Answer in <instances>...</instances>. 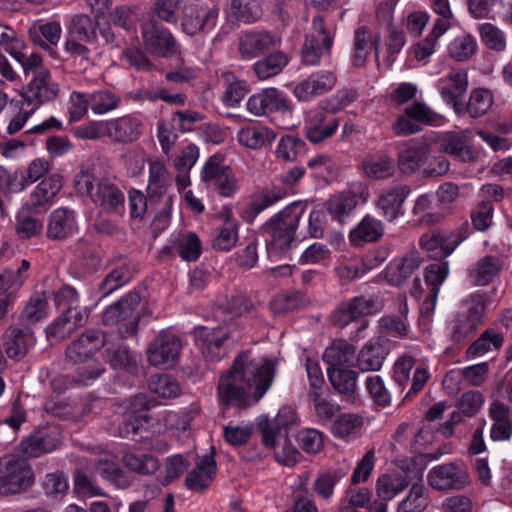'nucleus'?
Instances as JSON below:
<instances>
[{"mask_svg":"<svg viewBox=\"0 0 512 512\" xmlns=\"http://www.w3.org/2000/svg\"><path fill=\"white\" fill-rule=\"evenodd\" d=\"M411 190L406 184L398 183L385 189L378 199V208L390 222L404 214L403 205Z\"/></svg>","mask_w":512,"mask_h":512,"instance_id":"obj_25","label":"nucleus"},{"mask_svg":"<svg viewBox=\"0 0 512 512\" xmlns=\"http://www.w3.org/2000/svg\"><path fill=\"white\" fill-rule=\"evenodd\" d=\"M355 352V347L346 340L336 339L325 349L323 359L328 367H339L350 363L354 359Z\"/></svg>","mask_w":512,"mask_h":512,"instance_id":"obj_45","label":"nucleus"},{"mask_svg":"<svg viewBox=\"0 0 512 512\" xmlns=\"http://www.w3.org/2000/svg\"><path fill=\"white\" fill-rule=\"evenodd\" d=\"M154 406V401L149 400L146 395L135 396L130 403V410L124 415V420L118 428L120 437L134 439L141 434L149 421L146 412Z\"/></svg>","mask_w":512,"mask_h":512,"instance_id":"obj_17","label":"nucleus"},{"mask_svg":"<svg viewBox=\"0 0 512 512\" xmlns=\"http://www.w3.org/2000/svg\"><path fill=\"white\" fill-rule=\"evenodd\" d=\"M74 228V212L67 208H59L53 211L50 215L47 235L51 239H63L70 235Z\"/></svg>","mask_w":512,"mask_h":512,"instance_id":"obj_38","label":"nucleus"},{"mask_svg":"<svg viewBox=\"0 0 512 512\" xmlns=\"http://www.w3.org/2000/svg\"><path fill=\"white\" fill-rule=\"evenodd\" d=\"M219 20V8L200 3L185 5L182 10L181 29L189 36L206 35L215 29Z\"/></svg>","mask_w":512,"mask_h":512,"instance_id":"obj_8","label":"nucleus"},{"mask_svg":"<svg viewBox=\"0 0 512 512\" xmlns=\"http://www.w3.org/2000/svg\"><path fill=\"white\" fill-rule=\"evenodd\" d=\"M327 376L337 393L348 397L355 393L358 377L356 371L341 367H328Z\"/></svg>","mask_w":512,"mask_h":512,"instance_id":"obj_42","label":"nucleus"},{"mask_svg":"<svg viewBox=\"0 0 512 512\" xmlns=\"http://www.w3.org/2000/svg\"><path fill=\"white\" fill-rule=\"evenodd\" d=\"M389 354L386 344L377 341L367 342L359 351L356 367L363 373L379 371Z\"/></svg>","mask_w":512,"mask_h":512,"instance_id":"obj_29","label":"nucleus"},{"mask_svg":"<svg viewBox=\"0 0 512 512\" xmlns=\"http://www.w3.org/2000/svg\"><path fill=\"white\" fill-rule=\"evenodd\" d=\"M466 310L458 313L451 333L454 342H461L471 336L484 323L487 315L486 303L482 295L473 294L465 299Z\"/></svg>","mask_w":512,"mask_h":512,"instance_id":"obj_7","label":"nucleus"},{"mask_svg":"<svg viewBox=\"0 0 512 512\" xmlns=\"http://www.w3.org/2000/svg\"><path fill=\"white\" fill-rule=\"evenodd\" d=\"M312 25L313 32L306 36L301 51L302 60L307 65L317 64L323 55L329 54L333 44V36L326 30L321 16L314 17Z\"/></svg>","mask_w":512,"mask_h":512,"instance_id":"obj_14","label":"nucleus"},{"mask_svg":"<svg viewBox=\"0 0 512 512\" xmlns=\"http://www.w3.org/2000/svg\"><path fill=\"white\" fill-rule=\"evenodd\" d=\"M76 375H60L52 380V386L55 390L63 391L77 385H88L91 381L99 378L105 368L102 363L95 360H88L85 363H79Z\"/></svg>","mask_w":512,"mask_h":512,"instance_id":"obj_23","label":"nucleus"},{"mask_svg":"<svg viewBox=\"0 0 512 512\" xmlns=\"http://www.w3.org/2000/svg\"><path fill=\"white\" fill-rule=\"evenodd\" d=\"M336 82L337 78L333 72L321 70L298 82L292 93L299 101L309 102L332 90Z\"/></svg>","mask_w":512,"mask_h":512,"instance_id":"obj_20","label":"nucleus"},{"mask_svg":"<svg viewBox=\"0 0 512 512\" xmlns=\"http://www.w3.org/2000/svg\"><path fill=\"white\" fill-rule=\"evenodd\" d=\"M171 186L172 178L164 163L159 160L151 161L146 188L147 197L151 203L163 204L159 209L162 214H168L172 206L173 195L169 193Z\"/></svg>","mask_w":512,"mask_h":512,"instance_id":"obj_10","label":"nucleus"},{"mask_svg":"<svg viewBox=\"0 0 512 512\" xmlns=\"http://www.w3.org/2000/svg\"><path fill=\"white\" fill-rule=\"evenodd\" d=\"M59 91L58 85L52 80L49 70H41L31 77L24 89L23 97L28 104L39 105L53 100Z\"/></svg>","mask_w":512,"mask_h":512,"instance_id":"obj_22","label":"nucleus"},{"mask_svg":"<svg viewBox=\"0 0 512 512\" xmlns=\"http://www.w3.org/2000/svg\"><path fill=\"white\" fill-rule=\"evenodd\" d=\"M141 296L137 292H129L120 300L106 308L102 316V322L106 326H116V335L121 339L133 336L137 332L140 314L137 308Z\"/></svg>","mask_w":512,"mask_h":512,"instance_id":"obj_5","label":"nucleus"},{"mask_svg":"<svg viewBox=\"0 0 512 512\" xmlns=\"http://www.w3.org/2000/svg\"><path fill=\"white\" fill-rule=\"evenodd\" d=\"M143 46L150 54L169 57L179 50L172 32L156 19H149L141 27Z\"/></svg>","mask_w":512,"mask_h":512,"instance_id":"obj_9","label":"nucleus"},{"mask_svg":"<svg viewBox=\"0 0 512 512\" xmlns=\"http://www.w3.org/2000/svg\"><path fill=\"white\" fill-rule=\"evenodd\" d=\"M216 471L217 467L213 455H204L197 462L196 467L187 475V488L196 492L205 490L212 482Z\"/></svg>","mask_w":512,"mask_h":512,"instance_id":"obj_31","label":"nucleus"},{"mask_svg":"<svg viewBox=\"0 0 512 512\" xmlns=\"http://www.w3.org/2000/svg\"><path fill=\"white\" fill-rule=\"evenodd\" d=\"M181 348L179 336L162 330L148 345L146 351L148 362L154 367H172L178 360Z\"/></svg>","mask_w":512,"mask_h":512,"instance_id":"obj_12","label":"nucleus"},{"mask_svg":"<svg viewBox=\"0 0 512 512\" xmlns=\"http://www.w3.org/2000/svg\"><path fill=\"white\" fill-rule=\"evenodd\" d=\"M246 107L251 114L262 116L273 112L290 111L291 103L283 92L270 87L250 96Z\"/></svg>","mask_w":512,"mask_h":512,"instance_id":"obj_19","label":"nucleus"},{"mask_svg":"<svg viewBox=\"0 0 512 512\" xmlns=\"http://www.w3.org/2000/svg\"><path fill=\"white\" fill-rule=\"evenodd\" d=\"M131 278L130 270L125 266H120L113 269L99 284V292L102 296H108L127 282Z\"/></svg>","mask_w":512,"mask_h":512,"instance_id":"obj_64","label":"nucleus"},{"mask_svg":"<svg viewBox=\"0 0 512 512\" xmlns=\"http://www.w3.org/2000/svg\"><path fill=\"white\" fill-rule=\"evenodd\" d=\"M407 486L408 483L404 476L384 474L376 482L377 496L381 501H389Z\"/></svg>","mask_w":512,"mask_h":512,"instance_id":"obj_50","label":"nucleus"},{"mask_svg":"<svg viewBox=\"0 0 512 512\" xmlns=\"http://www.w3.org/2000/svg\"><path fill=\"white\" fill-rule=\"evenodd\" d=\"M502 261L499 257L486 255L479 259L469 270L468 277L476 286H485L491 283L500 273Z\"/></svg>","mask_w":512,"mask_h":512,"instance_id":"obj_34","label":"nucleus"},{"mask_svg":"<svg viewBox=\"0 0 512 512\" xmlns=\"http://www.w3.org/2000/svg\"><path fill=\"white\" fill-rule=\"evenodd\" d=\"M440 149L459 162H475L479 151L474 147L469 130L448 131L440 136Z\"/></svg>","mask_w":512,"mask_h":512,"instance_id":"obj_16","label":"nucleus"},{"mask_svg":"<svg viewBox=\"0 0 512 512\" xmlns=\"http://www.w3.org/2000/svg\"><path fill=\"white\" fill-rule=\"evenodd\" d=\"M88 317L89 312L87 309L63 311L62 314L46 328L47 337L56 338L58 340L65 339L76 329L84 326Z\"/></svg>","mask_w":512,"mask_h":512,"instance_id":"obj_26","label":"nucleus"},{"mask_svg":"<svg viewBox=\"0 0 512 512\" xmlns=\"http://www.w3.org/2000/svg\"><path fill=\"white\" fill-rule=\"evenodd\" d=\"M478 44L474 36L463 33L456 36L448 45V55L458 62L469 60L477 51Z\"/></svg>","mask_w":512,"mask_h":512,"instance_id":"obj_47","label":"nucleus"},{"mask_svg":"<svg viewBox=\"0 0 512 512\" xmlns=\"http://www.w3.org/2000/svg\"><path fill=\"white\" fill-rule=\"evenodd\" d=\"M62 433L57 425L50 424L40 427L25 437L18 446L23 457L37 458L44 454L51 453L60 444Z\"/></svg>","mask_w":512,"mask_h":512,"instance_id":"obj_11","label":"nucleus"},{"mask_svg":"<svg viewBox=\"0 0 512 512\" xmlns=\"http://www.w3.org/2000/svg\"><path fill=\"white\" fill-rule=\"evenodd\" d=\"M493 105L492 93L483 88L474 89L466 104V111L472 118H479L485 115Z\"/></svg>","mask_w":512,"mask_h":512,"instance_id":"obj_58","label":"nucleus"},{"mask_svg":"<svg viewBox=\"0 0 512 512\" xmlns=\"http://www.w3.org/2000/svg\"><path fill=\"white\" fill-rule=\"evenodd\" d=\"M78 192L86 194L91 201L107 213H118L124 207V194L108 179H97L88 169H81L75 176Z\"/></svg>","mask_w":512,"mask_h":512,"instance_id":"obj_3","label":"nucleus"},{"mask_svg":"<svg viewBox=\"0 0 512 512\" xmlns=\"http://www.w3.org/2000/svg\"><path fill=\"white\" fill-rule=\"evenodd\" d=\"M503 344V336L493 329H486L468 348L467 354L473 357L482 356L492 349H499Z\"/></svg>","mask_w":512,"mask_h":512,"instance_id":"obj_57","label":"nucleus"},{"mask_svg":"<svg viewBox=\"0 0 512 512\" xmlns=\"http://www.w3.org/2000/svg\"><path fill=\"white\" fill-rule=\"evenodd\" d=\"M105 344V333L88 329L74 340L65 351L66 359L74 364L85 363Z\"/></svg>","mask_w":512,"mask_h":512,"instance_id":"obj_18","label":"nucleus"},{"mask_svg":"<svg viewBox=\"0 0 512 512\" xmlns=\"http://www.w3.org/2000/svg\"><path fill=\"white\" fill-rule=\"evenodd\" d=\"M31 336L21 329L12 328L6 335L5 351L9 358L20 359L28 352Z\"/></svg>","mask_w":512,"mask_h":512,"instance_id":"obj_49","label":"nucleus"},{"mask_svg":"<svg viewBox=\"0 0 512 512\" xmlns=\"http://www.w3.org/2000/svg\"><path fill=\"white\" fill-rule=\"evenodd\" d=\"M142 133V122L133 116L107 120V137L116 143L127 144L136 141Z\"/></svg>","mask_w":512,"mask_h":512,"instance_id":"obj_27","label":"nucleus"},{"mask_svg":"<svg viewBox=\"0 0 512 512\" xmlns=\"http://www.w3.org/2000/svg\"><path fill=\"white\" fill-rule=\"evenodd\" d=\"M238 240L237 223L231 219L215 229L212 247L219 251L231 250Z\"/></svg>","mask_w":512,"mask_h":512,"instance_id":"obj_53","label":"nucleus"},{"mask_svg":"<svg viewBox=\"0 0 512 512\" xmlns=\"http://www.w3.org/2000/svg\"><path fill=\"white\" fill-rule=\"evenodd\" d=\"M325 206L331 218L343 224L356 208L357 199L350 192H342L330 197Z\"/></svg>","mask_w":512,"mask_h":512,"instance_id":"obj_43","label":"nucleus"},{"mask_svg":"<svg viewBox=\"0 0 512 512\" xmlns=\"http://www.w3.org/2000/svg\"><path fill=\"white\" fill-rule=\"evenodd\" d=\"M380 36L372 32L368 26H360L354 32L352 62L355 67H363L372 50L379 60Z\"/></svg>","mask_w":512,"mask_h":512,"instance_id":"obj_24","label":"nucleus"},{"mask_svg":"<svg viewBox=\"0 0 512 512\" xmlns=\"http://www.w3.org/2000/svg\"><path fill=\"white\" fill-rule=\"evenodd\" d=\"M122 340L115 333L105 334V344L102 346L106 361L115 369L131 366L135 362Z\"/></svg>","mask_w":512,"mask_h":512,"instance_id":"obj_33","label":"nucleus"},{"mask_svg":"<svg viewBox=\"0 0 512 512\" xmlns=\"http://www.w3.org/2000/svg\"><path fill=\"white\" fill-rule=\"evenodd\" d=\"M468 87L466 71L462 69L451 70L445 78L439 81V90L444 99L462 97Z\"/></svg>","mask_w":512,"mask_h":512,"instance_id":"obj_44","label":"nucleus"},{"mask_svg":"<svg viewBox=\"0 0 512 512\" xmlns=\"http://www.w3.org/2000/svg\"><path fill=\"white\" fill-rule=\"evenodd\" d=\"M366 175L373 179H385L395 172L394 160L388 155H380L363 163Z\"/></svg>","mask_w":512,"mask_h":512,"instance_id":"obj_59","label":"nucleus"},{"mask_svg":"<svg viewBox=\"0 0 512 512\" xmlns=\"http://www.w3.org/2000/svg\"><path fill=\"white\" fill-rule=\"evenodd\" d=\"M176 248L179 256L187 262L196 261L201 254V242L194 232L181 235L176 240Z\"/></svg>","mask_w":512,"mask_h":512,"instance_id":"obj_63","label":"nucleus"},{"mask_svg":"<svg viewBox=\"0 0 512 512\" xmlns=\"http://www.w3.org/2000/svg\"><path fill=\"white\" fill-rule=\"evenodd\" d=\"M231 168L225 164L224 156L214 154L208 158L201 171V180L211 186L220 180Z\"/></svg>","mask_w":512,"mask_h":512,"instance_id":"obj_61","label":"nucleus"},{"mask_svg":"<svg viewBox=\"0 0 512 512\" xmlns=\"http://www.w3.org/2000/svg\"><path fill=\"white\" fill-rule=\"evenodd\" d=\"M429 505L427 490L422 484H414L407 497L397 508V512H424Z\"/></svg>","mask_w":512,"mask_h":512,"instance_id":"obj_51","label":"nucleus"},{"mask_svg":"<svg viewBox=\"0 0 512 512\" xmlns=\"http://www.w3.org/2000/svg\"><path fill=\"white\" fill-rule=\"evenodd\" d=\"M384 232L380 220L366 215L360 223L350 231L349 239L354 246H362L365 243L378 241Z\"/></svg>","mask_w":512,"mask_h":512,"instance_id":"obj_36","label":"nucleus"},{"mask_svg":"<svg viewBox=\"0 0 512 512\" xmlns=\"http://www.w3.org/2000/svg\"><path fill=\"white\" fill-rule=\"evenodd\" d=\"M275 133L264 126L242 127L237 132L239 143L250 149H260L267 144H271L275 139Z\"/></svg>","mask_w":512,"mask_h":512,"instance_id":"obj_40","label":"nucleus"},{"mask_svg":"<svg viewBox=\"0 0 512 512\" xmlns=\"http://www.w3.org/2000/svg\"><path fill=\"white\" fill-rule=\"evenodd\" d=\"M275 363L267 358L240 353L229 370L218 380L217 399L222 406L248 408L270 389L275 377Z\"/></svg>","mask_w":512,"mask_h":512,"instance_id":"obj_1","label":"nucleus"},{"mask_svg":"<svg viewBox=\"0 0 512 512\" xmlns=\"http://www.w3.org/2000/svg\"><path fill=\"white\" fill-rule=\"evenodd\" d=\"M477 31L481 42L489 50H493L495 52H503L506 49V35L496 25L489 22H484L478 24Z\"/></svg>","mask_w":512,"mask_h":512,"instance_id":"obj_48","label":"nucleus"},{"mask_svg":"<svg viewBox=\"0 0 512 512\" xmlns=\"http://www.w3.org/2000/svg\"><path fill=\"white\" fill-rule=\"evenodd\" d=\"M489 417L493 424L490 437L493 441H506L512 436V420L510 409L500 401H494L489 408Z\"/></svg>","mask_w":512,"mask_h":512,"instance_id":"obj_32","label":"nucleus"},{"mask_svg":"<svg viewBox=\"0 0 512 512\" xmlns=\"http://www.w3.org/2000/svg\"><path fill=\"white\" fill-rule=\"evenodd\" d=\"M99 29L98 18L85 14H74L67 25V36H73L84 43H92L97 39Z\"/></svg>","mask_w":512,"mask_h":512,"instance_id":"obj_35","label":"nucleus"},{"mask_svg":"<svg viewBox=\"0 0 512 512\" xmlns=\"http://www.w3.org/2000/svg\"><path fill=\"white\" fill-rule=\"evenodd\" d=\"M427 481L436 490H462L471 483V477L464 466L446 463L433 467L428 472Z\"/></svg>","mask_w":512,"mask_h":512,"instance_id":"obj_13","label":"nucleus"},{"mask_svg":"<svg viewBox=\"0 0 512 512\" xmlns=\"http://www.w3.org/2000/svg\"><path fill=\"white\" fill-rule=\"evenodd\" d=\"M295 419L294 411L290 407L284 406L273 419L264 417L258 423L263 445L272 448L276 460L289 467L297 463L299 455L289 440V430Z\"/></svg>","mask_w":512,"mask_h":512,"instance_id":"obj_2","label":"nucleus"},{"mask_svg":"<svg viewBox=\"0 0 512 512\" xmlns=\"http://www.w3.org/2000/svg\"><path fill=\"white\" fill-rule=\"evenodd\" d=\"M429 159V149L426 146L407 148L398 154V167L404 174L420 171L424 174V165Z\"/></svg>","mask_w":512,"mask_h":512,"instance_id":"obj_41","label":"nucleus"},{"mask_svg":"<svg viewBox=\"0 0 512 512\" xmlns=\"http://www.w3.org/2000/svg\"><path fill=\"white\" fill-rule=\"evenodd\" d=\"M148 387L152 393L163 399L175 398L180 394L178 382L167 374L152 375Z\"/></svg>","mask_w":512,"mask_h":512,"instance_id":"obj_52","label":"nucleus"},{"mask_svg":"<svg viewBox=\"0 0 512 512\" xmlns=\"http://www.w3.org/2000/svg\"><path fill=\"white\" fill-rule=\"evenodd\" d=\"M47 315L46 293L34 294L24 307L21 317L27 324H34Z\"/></svg>","mask_w":512,"mask_h":512,"instance_id":"obj_62","label":"nucleus"},{"mask_svg":"<svg viewBox=\"0 0 512 512\" xmlns=\"http://www.w3.org/2000/svg\"><path fill=\"white\" fill-rule=\"evenodd\" d=\"M223 78L227 84L223 94V102L226 106L236 107L247 94V85L244 81L236 79L235 75L231 72H225Z\"/></svg>","mask_w":512,"mask_h":512,"instance_id":"obj_60","label":"nucleus"},{"mask_svg":"<svg viewBox=\"0 0 512 512\" xmlns=\"http://www.w3.org/2000/svg\"><path fill=\"white\" fill-rule=\"evenodd\" d=\"M281 37L271 31L253 30L243 32L238 38V51L242 59L252 60L273 48L279 47Z\"/></svg>","mask_w":512,"mask_h":512,"instance_id":"obj_15","label":"nucleus"},{"mask_svg":"<svg viewBox=\"0 0 512 512\" xmlns=\"http://www.w3.org/2000/svg\"><path fill=\"white\" fill-rule=\"evenodd\" d=\"M89 99L91 110L98 115L106 114L118 108L121 103L120 96L105 89L89 93Z\"/></svg>","mask_w":512,"mask_h":512,"instance_id":"obj_56","label":"nucleus"},{"mask_svg":"<svg viewBox=\"0 0 512 512\" xmlns=\"http://www.w3.org/2000/svg\"><path fill=\"white\" fill-rule=\"evenodd\" d=\"M62 176L52 174L43 179L31 193L26 207L28 210L36 212L38 209L46 207L62 188Z\"/></svg>","mask_w":512,"mask_h":512,"instance_id":"obj_30","label":"nucleus"},{"mask_svg":"<svg viewBox=\"0 0 512 512\" xmlns=\"http://www.w3.org/2000/svg\"><path fill=\"white\" fill-rule=\"evenodd\" d=\"M228 334L222 331V328H202L197 332V340L202 345L203 354L211 357L220 358V348L228 338Z\"/></svg>","mask_w":512,"mask_h":512,"instance_id":"obj_46","label":"nucleus"},{"mask_svg":"<svg viewBox=\"0 0 512 512\" xmlns=\"http://www.w3.org/2000/svg\"><path fill=\"white\" fill-rule=\"evenodd\" d=\"M422 258L417 253H410L389 265L386 272L388 281L394 285L402 284L420 267Z\"/></svg>","mask_w":512,"mask_h":512,"instance_id":"obj_37","label":"nucleus"},{"mask_svg":"<svg viewBox=\"0 0 512 512\" xmlns=\"http://www.w3.org/2000/svg\"><path fill=\"white\" fill-rule=\"evenodd\" d=\"M460 242L461 239L458 235L451 239L446 234L434 230L423 234L420 238L422 249L428 253L429 257L434 259L450 255Z\"/></svg>","mask_w":512,"mask_h":512,"instance_id":"obj_28","label":"nucleus"},{"mask_svg":"<svg viewBox=\"0 0 512 512\" xmlns=\"http://www.w3.org/2000/svg\"><path fill=\"white\" fill-rule=\"evenodd\" d=\"M339 126L338 118L323 110H310L304 119L305 137L314 144L332 137Z\"/></svg>","mask_w":512,"mask_h":512,"instance_id":"obj_21","label":"nucleus"},{"mask_svg":"<svg viewBox=\"0 0 512 512\" xmlns=\"http://www.w3.org/2000/svg\"><path fill=\"white\" fill-rule=\"evenodd\" d=\"M34 483V472L26 458L6 455L0 458V494H18Z\"/></svg>","mask_w":512,"mask_h":512,"instance_id":"obj_6","label":"nucleus"},{"mask_svg":"<svg viewBox=\"0 0 512 512\" xmlns=\"http://www.w3.org/2000/svg\"><path fill=\"white\" fill-rule=\"evenodd\" d=\"M308 304V298L305 294L296 292H286L273 298L270 303L271 309L276 314L286 313L295 309H300Z\"/></svg>","mask_w":512,"mask_h":512,"instance_id":"obj_55","label":"nucleus"},{"mask_svg":"<svg viewBox=\"0 0 512 512\" xmlns=\"http://www.w3.org/2000/svg\"><path fill=\"white\" fill-rule=\"evenodd\" d=\"M122 460L127 468L143 475L154 474L160 467L158 459L150 454L125 453Z\"/></svg>","mask_w":512,"mask_h":512,"instance_id":"obj_54","label":"nucleus"},{"mask_svg":"<svg viewBox=\"0 0 512 512\" xmlns=\"http://www.w3.org/2000/svg\"><path fill=\"white\" fill-rule=\"evenodd\" d=\"M304 211L305 208L301 203L294 202L273 215L264 224L263 229L269 236L268 243L271 249L286 251L291 247Z\"/></svg>","mask_w":512,"mask_h":512,"instance_id":"obj_4","label":"nucleus"},{"mask_svg":"<svg viewBox=\"0 0 512 512\" xmlns=\"http://www.w3.org/2000/svg\"><path fill=\"white\" fill-rule=\"evenodd\" d=\"M289 60L286 53L276 51L256 61L253 70L259 80H266L280 74L288 65Z\"/></svg>","mask_w":512,"mask_h":512,"instance_id":"obj_39","label":"nucleus"}]
</instances>
